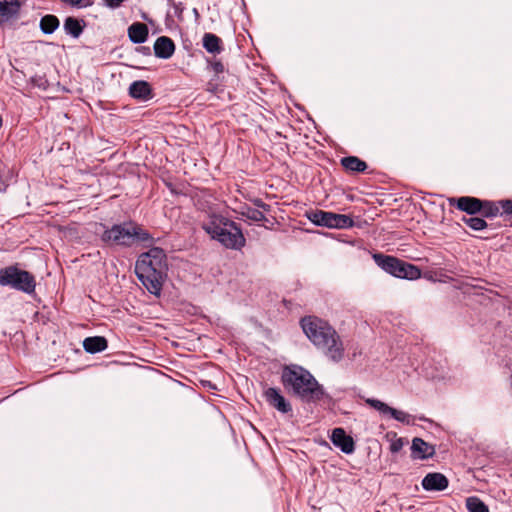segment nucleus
I'll return each mask as SVG.
<instances>
[{
    "label": "nucleus",
    "mask_w": 512,
    "mask_h": 512,
    "mask_svg": "<svg viewBox=\"0 0 512 512\" xmlns=\"http://www.w3.org/2000/svg\"><path fill=\"white\" fill-rule=\"evenodd\" d=\"M307 338L333 362L344 357V347L336 330L325 320L316 316H306L300 321Z\"/></svg>",
    "instance_id": "obj_1"
},
{
    "label": "nucleus",
    "mask_w": 512,
    "mask_h": 512,
    "mask_svg": "<svg viewBox=\"0 0 512 512\" xmlns=\"http://www.w3.org/2000/svg\"><path fill=\"white\" fill-rule=\"evenodd\" d=\"M354 225L353 219L344 214H336L331 212V220L329 222V228L345 229L350 228Z\"/></svg>",
    "instance_id": "obj_23"
},
{
    "label": "nucleus",
    "mask_w": 512,
    "mask_h": 512,
    "mask_svg": "<svg viewBox=\"0 0 512 512\" xmlns=\"http://www.w3.org/2000/svg\"><path fill=\"white\" fill-rule=\"evenodd\" d=\"M21 6L20 0H0V24L17 19Z\"/></svg>",
    "instance_id": "obj_9"
},
{
    "label": "nucleus",
    "mask_w": 512,
    "mask_h": 512,
    "mask_svg": "<svg viewBox=\"0 0 512 512\" xmlns=\"http://www.w3.org/2000/svg\"><path fill=\"white\" fill-rule=\"evenodd\" d=\"M238 214L247 220L254 221V222H262L266 221L267 218L263 211L253 208L250 206H241L238 210Z\"/></svg>",
    "instance_id": "obj_20"
},
{
    "label": "nucleus",
    "mask_w": 512,
    "mask_h": 512,
    "mask_svg": "<svg viewBox=\"0 0 512 512\" xmlns=\"http://www.w3.org/2000/svg\"><path fill=\"white\" fill-rule=\"evenodd\" d=\"M41 80H42V78H38V77H32L31 78V82L34 85H37L38 87H42L43 86V84L41 83Z\"/></svg>",
    "instance_id": "obj_34"
},
{
    "label": "nucleus",
    "mask_w": 512,
    "mask_h": 512,
    "mask_svg": "<svg viewBox=\"0 0 512 512\" xmlns=\"http://www.w3.org/2000/svg\"><path fill=\"white\" fill-rule=\"evenodd\" d=\"M135 273L143 286L153 295L160 296L167 278L166 254L154 247L142 253L135 264Z\"/></svg>",
    "instance_id": "obj_2"
},
{
    "label": "nucleus",
    "mask_w": 512,
    "mask_h": 512,
    "mask_svg": "<svg viewBox=\"0 0 512 512\" xmlns=\"http://www.w3.org/2000/svg\"><path fill=\"white\" fill-rule=\"evenodd\" d=\"M175 51L174 42L167 36H161L154 43L155 56L161 59H169Z\"/></svg>",
    "instance_id": "obj_15"
},
{
    "label": "nucleus",
    "mask_w": 512,
    "mask_h": 512,
    "mask_svg": "<svg viewBox=\"0 0 512 512\" xmlns=\"http://www.w3.org/2000/svg\"><path fill=\"white\" fill-rule=\"evenodd\" d=\"M59 19L55 15H45L40 20V29L44 34H52L59 27Z\"/></svg>",
    "instance_id": "obj_25"
},
{
    "label": "nucleus",
    "mask_w": 512,
    "mask_h": 512,
    "mask_svg": "<svg viewBox=\"0 0 512 512\" xmlns=\"http://www.w3.org/2000/svg\"><path fill=\"white\" fill-rule=\"evenodd\" d=\"M394 277L407 280H417L421 277V270L411 263L400 260V265H398Z\"/></svg>",
    "instance_id": "obj_16"
},
{
    "label": "nucleus",
    "mask_w": 512,
    "mask_h": 512,
    "mask_svg": "<svg viewBox=\"0 0 512 512\" xmlns=\"http://www.w3.org/2000/svg\"><path fill=\"white\" fill-rule=\"evenodd\" d=\"M129 95L136 100L145 102L152 99L153 92L147 81L137 80L130 84Z\"/></svg>",
    "instance_id": "obj_13"
},
{
    "label": "nucleus",
    "mask_w": 512,
    "mask_h": 512,
    "mask_svg": "<svg viewBox=\"0 0 512 512\" xmlns=\"http://www.w3.org/2000/svg\"><path fill=\"white\" fill-rule=\"evenodd\" d=\"M463 222L470 227L472 230L481 231L487 227V223L484 219L479 217L463 218Z\"/></svg>",
    "instance_id": "obj_29"
},
{
    "label": "nucleus",
    "mask_w": 512,
    "mask_h": 512,
    "mask_svg": "<svg viewBox=\"0 0 512 512\" xmlns=\"http://www.w3.org/2000/svg\"><path fill=\"white\" fill-rule=\"evenodd\" d=\"M202 228L212 239L217 240L229 249L240 250L245 245V237L235 222L219 216L212 215L203 223Z\"/></svg>",
    "instance_id": "obj_4"
},
{
    "label": "nucleus",
    "mask_w": 512,
    "mask_h": 512,
    "mask_svg": "<svg viewBox=\"0 0 512 512\" xmlns=\"http://www.w3.org/2000/svg\"><path fill=\"white\" fill-rule=\"evenodd\" d=\"M282 383L285 388L291 389L294 395L306 402H317L326 396L323 387L313 375L300 366L286 367L282 373Z\"/></svg>",
    "instance_id": "obj_3"
},
{
    "label": "nucleus",
    "mask_w": 512,
    "mask_h": 512,
    "mask_svg": "<svg viewBox=\"0 0 512 512\" xmlns=\"http://www.w3.org/2000/svg\"><path fill=\"white\" fill-rule=\"evenodd\" d=\"M83 348L91 354L99 353L107 348V340L102 336L87 337L83 341Z\"/></svg>",
    "instance_id": "obj_18"
},
{
    "label": "nucleus",
    "mask_w": 512,
    "mask_h": 512,
    "mask_svg": "<svg viewBox=\"0 0 512 512\" xmlns=\"http://www.w3.org/2000/svg\"><path fill=\"white\" fill-rule=\"evenodd\" d=\"M101 240L109 245L131 246L135 241L151 242L152 236L140 225L129 222L124 224H115L106 229Z\"/></svg>",
    "instance_id": "obj_5"
},
{
    "label": "nucleus",
    "mask_w": 512,
    "mask_h": 512,
    "mask_svg": "<svg viewBox=\"0 0 512 512\" xmlns=\"http://www.w3.org/2000/svg\"><path fill=\"white\" fill-rule=\"evenodd\" d=\"M364 401L371 408L377 410L382 415H389L391 418L395 419L398 422L404 424H410L413 422V418L410 414L405 411L397 410L395 408L390 407L386 403L374 399V398H364Z\"/></svg>",
    "instance_id": "obj_7"
},
{
    "label": "nucleus",
    "mask_w": 512,
    "mask_h": 512,
    "mask_svg": "<svg viewBox=\"0 0 512 512\" xmlns=\"http://www.w3.org/2000/svg\"><path fill=\"white\" fill-rule=\"evenodd\" d=\"M414 457L425 459L433 454V449L421 438H414L411 446Z\"/></svg>",
    "instance_id": "obj_19"
},
{
    "label": "nucleus",
    "mask_w": 512,
    "mask_h": 512,
    "mask_svg": "<svg viewBox=\"0 0 512 512\" xmlns=\"http://www.w3.org/2000/svg\"><path fill=\"white\" fill-rule=\"evenodd\" d=\"M450 204L455 205L459 210L474 215L483 208V200L475 197L463 196L457 199H451Z\"/></svg>",
    "instance_id": "obj_12"
},
{
    "label": "nucleus",
    "mask_w": 512,
    "mask_h": 512,
    "mask_svg": "<svg viewBox=\"0 0 512 512\" xmlns=\"http://www.w3.org/2000/svg\"><path fill=\"white\" fill-rule=\"evenodd\" d=\"M203 47L207 52L219 54L222 51L221 39L212 33H205L203 36Z\"/></svg>",
    "instance_id": "obj_22"
},
{
    "label": "nucleus",
    "mask_w": 512,
    "mask_h": 512,
    "mask_svg": "<svg viewBox=\"0 0 512 512\" xmlns=\"http://www.w3.org/2000/svg\"><path fill=\"white\" fill-rule=\"evenodd\" d=\"M465 505L469 512H489L488 506L476 496L468 497Z\"/></svg>",
    "instance_id": "obj_27"
},
{
    "label": "nucleus",
    "mask_w": 512,
    "mask_h": 512,
    "mask_svg": "<svg viewBox=\"0 0 512 512\" xmlns=\"http://www.w3.org/2000/svg\"><path fill=\"white\" fill-rule=\"evenodd\" d=\"M0 285L31 294L35 290V279L27 271L9 266L0 270Z\"/></svg>",
    "instance_id": "obj_6"
},
{
    "label": "nucleus",
    "mask_w": 512,
    "mask_h": 512,
    "mask_svg": "<svg viewBox=\"0 0 512 512\" xmlns=\"http://www.w3.org/2000/svg\"><path fill=\"white\" fill-rule=\"evenodd\" d=\"M264 396L268 404L279 412L285 414L292 410L290 403L281 395L278 389L273 387L267 388Z\"/></svg>",
    "instance_id": "obj_10"
},
{
    "label": "nucleus",
    "mask_w": 512,
    "mask_h": 512,
    "mask_svg": "<svg viewBox=\"0 0 512 512\" xmlns=\"http://www.w3.org/2000/svg\"><path fill=\"white\" fill-rule=\"evenodd\" d=\"M330 440L334 446L340 448L345 454H352L355 451L353 438L347 435L343 428L333 429Z\"/></svg>",
    "instance_id": "obj_8"
},
{
    "label": "nucleus",
    "mask_w": 512,
    "mask_h": 512,
    "mask_svg": "<svg viewBox=\"0 0 512 512\" xmlns=\"http://www.w3.org/2000/svg\"><path fill=\"white\" fill-rule=\"evenodd\" d=\"M421 485L426 491H443L448 487L449 481L444 474L431 472L422 479Z\"/></svg>",
    "instance_id": "obj_11"
},
{
    "label": "nucleus",
    "mask_w": 512,
    "mask_h": 512,
    "mask_svg": "<svg viewBox=\"0 0 512 512\" xmlns=\"http://www.w3.org/2000/svg\"><path fill=\"white\" fill-rule=\"evenodd\" d=\"M499 209L501 208L504 213L512 214V200H502L498 202Z\"/></svg>",
    "instance_id": "obj_30"
},
{
    "label": "nucleus",
    "mask_w": 512,
    "mask_h": 512,
    "mask_svg": "<svg viewBox=\"0 0 512 512\" xmlns=\"http://www.w3.org/2000/svg\"><path fill=\"white\" fill-rule=\"evenodd\" d=\"M480 212L484 217H495L500 213L499 204L492 201L483 200V208L480 210Z\"/></svg>",
    "instance_id": "obj_28"
},
{
    "label": "nucleus",
    "mask_w": 512,
    "mask_h": 512,
    "mask_svg": "<svg viewBox=\"0 0 512 512\" xmlns=\"http://www.w3.org/2000/svg\"><path fill=\"white\" fill-rule=\"evenodd\" d=\"M84 29V23L74 17H67L64 21V30L73 38H78Z\"/></svg>",
    "instance_id": "obj_21"
},
{
    "label": "nucleus",
    "mask_w": 512,
    "mask_h": 512,
    "mask_svg": "<svg viewBox=\"0 0 512 512\" xmlns=\"http://www.w3.org/2000/svg\"><path fill=\"white\" fill-rule=\"evenodd\" d=\"M400 447H401V444L393 443V444L391 445V451H392V452H397V451L400 449Z\"/></svg>",
    "instance_id": "obj_35"
},
{
    "label": "nucleus",
    "mask_w": 512,
    "mask_h": 512,
    "mask_svg": "<svg viewBox=\"0 0 512 512\" xmlns=\"http://www.w3.org/2000/svg\"><path fill=\"white\" fill-rule=\"evenodd\" d=\"M124 0H103L104 4L112 9L118 8Z\"/></svg>",
    "instance_id": "obj_32"
},
{
    "label": "nucleus",
    "mask_w": 512,
    "mask_h": 512,
    "mask_svg": "<svg viewBox=\"0 0 512 512\" xmlns=\"http://www.w3.org/2000/svg\"><path fill=\"white\" fill-rule=\"evenodd\" d=\"M64 4L73 6V7H86L88 4H84L83 0H60Z\"/></svg>",
    "instance_id": "obj_31"
},
{
    "label": "nucleus",
    "mask_w": 512,
    "mask_h": 512,
    "mask_svg": "<svg viewBox=\"0 0 512 512\" xmlns=\"http://www.w3.org/2000/svg\"><path fill=\"white\" fill-rule=\"evenodd\" d=\"M372 258L376 265L380 267L386 273L395 276L397 267L400 265V260L397 257L391 255H385L382 253H374Z\"/></svg>",
    "instance_id": "obj_14"
},
{
    "label": "nucleus",
    "mask_w": 512,
    "mask_h": 512,
    "mask_svg": "<svg viewBox=\"0 0 512 512\" xmlns=\"http://www.w3.org/2000/svg\"><path fill=\"white\" fill-rule=\"evenodd\" d=\"M309 220L317 226H324L329 228L331 220V212L318 210L309 215Z\"/></svg>",
    "instance_id": "obj_26"
},
{
    "label": "nucleus",
    "mask_w": 512,
    "mask_h": 512,
    "mask_svg": "<svg viewBox=\"0 0 512 512\" xmlns=\"http://www.w3.org/2000/svg\"><path fill=\"white\" fill-rule=\"evenodd\" d=\"M148 27L141 22H135L128 27V37L135 44L144 43L148 38Z\"/></svg>",
    "instance_id": "obj_17"
},
{
    "label": "nucleus",
    "mask_w": 512,
    "mask_h": 512,
    "mask_svg": "<svg viewBox=\"0 0 512 512\" xmlns=\"http://www.w3.org/2000/svg\"><path fill=\"white\" fill-rule=\"evenodd\" d=\"M341 164L345 169L353 172H364L367 169V164L355 156L342 158Z\"/></svg>",
    "instance_id": "obj_24"
},
{
    "label": "nucleus",
    "mask_w": 512,
    "mask_h": 512,
    "mask_svg": "<svg viewBox=\"0 0 512 512\" xmlns=\"http://www.w3.org/2000/svg\"><path fill=\"white\" fill-rule=\"evenodd\" d=\"M254 204L258 208H261L263 211H269L270 210V206L268 204L264 203L261 199L254 200Z\"/></svg>",
    "instance_id": "obj_33"
}]
</instances>
